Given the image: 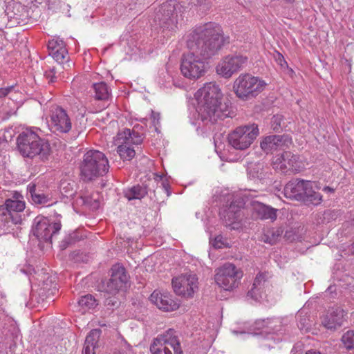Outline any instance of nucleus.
<instances>
[{"instance_id": "f257e3e1", "label": "nucleus", "mask_w": 354, "mask_h": 354, "mask_svg": "<svg viewBox=\"0 0 354 354\" xmlns=\"http://www.w3.org/2000/svg\"><path fill=\"white\" fill-rule=\"evenodd\" d=\"M198 113L205 124H214L225 118H232L230 102L223 97L218 86L209 82L196 93Z\"/></svg>"}, {"instance_id": "f03ea898", "label": "nucleus", "mask_w": 354, "mask_h": 354, "mask_svg": "<svg viewBox=\"0 0 354 354\" xmlns=\"http://www.w3.org/2000/svg\"><path fill=\"white\" fill-rule=\"evenodd\" d=\"M229 38L224 37L221 27L216 23H207L196 27L188 35L187 46L190 51L196 52L204 59L216 55Z\"/></svg>"}, {"instance_id": "7ed1b4c3", "label": "nucleus", "mask_w": 354, "mask_h": 354, "mask_svg": "<svg viewBox=\"0 0 354 354\" xmlns=\"http://www.w3.org/2000/svg\"><path fill=\"white\" fill-rule=\"evenodd\" d=\"M17 149L24 158L39 157L42 161L48 160L51 153L48 140L41 138L32 128L22 131L17 138Z\"/></svg>"}, {"instance_id": "20e7f679", "label": "nucleus", "mask_w": 354, "mask_h": 354, "mask_svg": "<svg viewBox=\"0 0 354 354\" xmlns=\"http://www.w3.org/2000/svg\"><path fill=\"white\" fill-rule=\"evenodd\" d=\"M80 169V178L84 182H91L104 176L109 171V161L102 152L89 150L84 155Z\"/></svg>"}, {"instance_id": "39448f33", "label": "nucleus", "mask_w": 354, "mask_h": 354, "mask_svg": "<svg viewBox=\"0 0 354 354\" xmlns=\"http://www.w3.org/2000/svg\"><path fill=\"white\" fill-rule=\"evenodd\" d=\"M26 207L23 196L15 192L11 198L0 205V229L7 231L22 221L21 213Z\"/></svg>"}, {"instance_id": "423d86ee", "label": "nucleus", "mask_w": 354, "mask_h": 354, "mask_svg": "<svg viewBox=\"0 0 354 354\" xmlns=\"http://www.w3.org/2000/svg\"><path fill=\"white\" fill-rule=\"evenodd\" d=\"M283 194L288 198L317 205L322 201V195L313 190L309 180L293 179L284 187Z\"/></svg>"}, {"instance_id": "0eeeda50", "label": "nucleus", "mask_w": 354, "mask_h": 354, "mask_svg": "<svg viewBox=\"0 0 354 354\" xmlns=\"http://www.w3.org/2000/svg\"><path fill=\"white\" fill-rule=\"evenodd\" d=\"M266 86V83L263 80L245 73L240 75L235 80L233 91L238 98L247 101L257 97Z\"/></svg>"}, {"instance_id": "6e6552de", "label": "nucleus", "mask_w": 354, "mask_h": 354, "mask_svg": "<svg viewBox=\"0 0 354 354\" xmlns=\"http://www.w3.org/2000/svg\"><path fill=\"white\" fill-rule=\"evenodd\" d=\"M259 133L258 125L253 123L236 127L228 134L227 140L235 149L245 150L252 145Z\"/></svg>"}, {"instance_id": "1a4fd4ad", "label": "nucleus", "mask_w": 354, "mask_h": 354, "mask_svg": "<svg viewBox=\"0 0 354 354\" xmlns=\"http://www.w3.org/2000/svg\"><path fill=\"white\" fill-rule=\"evenodd\" d=\"M245 205V198L240 195H236L232 196L229 205L221 209L220 212L221 218L224 225L230 230H238L241 227L240 222L243 216L242 209Z\"/></svg>"}, {"instance_id": "9d476101", "label": "nucleus", "mask_w": 354, "mask_h": 354, "mask_svg": "<svg viewBox=\"0 0 354 354\" xmlns=\"http://www.w3.org/2000/svg\"><path fill=\"white\" fill-rule=\"evenodd\" d=\"M205 59L196 52L190 51L183 55L180 64L183 75L190 80H196L203 76L207 69Z\"/></svg>"}, {"instance_id": "9b49d317", "label": "nucleus", "mask_w": 354, "mask_h": 354, "mask_svg": "<svg viewBox=\"0 0 354 354\" xmlns=\"http://www.w3.org/2000/svg\"><path fill=\"white\" fill-rule=\"evenodd\" d=\"M174 329H169L154 339L150 346L153 354H183L179 340Z\"/></svg>"}, {"instance_id": "f8f14e48", "label": "nucleus", "mask_w": 354, "mask_h": 354, "mask_svg": "<svg viewBox=\"0 0 354 354\" xmlns=\"http://www.w3.org/2000/svg\"><path fill=\"white\" fill-rule=\"evenodd\" d=\"M178 8L179 5L174 0L162 3L155 11L154 21L163 30H174L178 21Z\"/></svg>"}, {"instance_id": "ddd939ff", "label": "nucleus", "mask_w": 354, "mask_h": 354, "mask_svg": "<svg viewBox=\"0 0 354 354\" xmlns=\"http://www.w3.org/2000/svg\"><path fill=\"white\" fill-rule=\"evenodd\" d=\"M117 141L119 146L117 152L124 160H131L136 154L131 145H138L142 142V137L138 133L129 129H125L117 135Z\"/></svg>"}, {"instance_id": "4468645a", "label": "nucleus", "mask_w": 354, "mask_h": 354, "mask_svg": "<svg viewBox=\"0 0 354 354\" xmlns=\"http://www.w3.org/2000/svg\"><path fill=\"white\" fill-rule=\"evenodd\" d=\"M61 227L59 221H53L39 215L33 221L32 232L40 242L51 243L52 238L59 232Z\"/></svg>"}, {"instance_id": "2eb2a0df", "label": "nucleus", "mask_w": 354, "mask_h": 354, "mask_svg": "<svg viewBox=\"0 0 354 354\" xmlns=\"http://www.w3.org/2000/svg\"><path fill=\"white\" fill-rule=\"evenodd\" d=\"M242 277L241 272L230 263H226L216 270L215 281L225 290H231L236 287Z\"/></svg>"}, {"instance_id": "dca6fc26", "label": "nucleus", "mask_w": 354, "mask_h": 354, "mask_svg": "<svg viewBox=\"0 0 354 354\" xmlns=\"http://www.w3.org/2000/svg\"><path fill=\"white\" fill-rule=\"evenodd\" d=\"M111 272V277L104 283L103 288L105 292L115 295L120 291H123L127 288L129 276L124 267L120 264L113 265Z\"/></svg>"}, {"instance_id": "f3484780", "label": "nucleus", "mask_w": 354, "mask_h": 354, "mask_svg": "<svg viewBox=\"0 0 354 354\" xmlns=\"http://www.w3.org/2000/svg\"><path fill=\"white\" fill-rule=\"evenodd\" d=\"M248 58L240 53L224 57L217 65L216 73L225 78L241 71L248 64Z\"/></svg>"}, {"instance_id": "a211bd4d", "label": "nucleus", "mask_w": 354, "mask_h": 354, "mask_svg": "<svg viewBox=\"0 0 354 354\" xmlns=\"http://www.w3.org/2000/svg\"><path fill=\"white\" fill-rule=\"evenodd\" d=\"M50 111V130L57 133H68L72 123L66 111L59 106H53Z\"/></svg>"}, {"instance_id": "6ab92c4d", "label": "nucleus", "mask_w": 354, "mask_h": 354, "mask_svg": "<svg viewBox=\"0 0 354 354\" xmlns=\"http://www.w3.org/2000/svg\"><path fill=\"white\" fill-rule=\"evenodd\" d=\"M174 292L184 297H192L198 289V278L194 274H184L172 279Z\"/></svg>"}, {"instance_id": "aec40b11", "label": "nucleus", "mask_w": 354, "mask_h": 354, "mask_svg": "<svg viewBox=\"0 0 354 354\" xmlns=\"http://www.w3.org/2000/svg\"><path fill=\"white\" fill-rule=\"evenodd\" d=\"M346 314V312L340 306L329 307L321 317V324L326 329L335 331L343 325Z\"/></svg>"}, {"instance_id": "412c9836", "label": "nucleus", "mask_w": 354, "mask_h": 354, "mask_svg": "<svg viewBox=\"0 0 354 354\" xmlns=\"http://www.w3.org/2000/svg\"><path fill=\"white\" fill-rule=\"evenodd\" d=\"M292 143L291 138L286 134L270 135L264 137L260 142L261 149L267 154L283 150Z\"/></svg>"}, {"instance_id": "4be33fe9", "label": "nucleus", "mask_w": 354, "mask_h": 354, "mask_svg": "<svg viewBox=\"0 0 354 354\" xmlns=\"http://www.w3.org/2000/svg\"><path fill=\"white\" fill-rule=\"evenodd\" d=\"M157 185L156 180H147L142 185H134L130 188L124 190V196L129 200L142 199L149 192H153L155 194L153 188Z\"/></svg>"}, {"instance_id": "5701e85b", "label": "nucleus", "mask_w": 354, "mask_h": 354, "mask_svg": "<svg viewBox=\"0 0 354 354\" xmlns=\"http://www.w3.org/2000/svg\"><path fill=\"white\" fill-rule=\"evenodd\" d=\"M150 300L159 309L164 311H173L178 308L179 304L167 294L154 291L150 296Z\"/></svg>"}, {"instance_id": "b1692460", "label": "nucleus", "mask_w": 354, "mask_h": 354, "mask_svg": "<svg viewBox=\"0 0 354 354\" xmlns=\"http://www.w3.org/2000/svg\"><path fill=\"white\" fill-rule=\"evenodd\" d=\"M251 205L253 216L256 218L261 220L270 219L272 221L276 220L277 209L256 201H252Z\"/></svg>"}, {"instance_id": "393cba45", "label": "nucleus", "mask_w": 354, "mask_h": 354, "mask_svg": "<svg viewBox=\"0 0 354 354\" xmlns=\"http://www.w3.org/2000/svg\"><path fill=\"white\" fill-rule=\"evenodd\" d=\"M297 156L293 154L290 151H284L281 156L276 158L274 164L276 169H280L282 172L286 170H297Z\"/></svg>"}, {"instance_id": "a878e982", "label": "nucleus", "mask_w": 354, "mask_h": 354, "mask_svg": "<svg viewBox=\"0 0 354 354\" xmlns=\"http://www.w3.org/2000/svg\"><path fill=\"white\" fill-rule=\"evenodd\" d=\"M256 327L259 329H265V332L268 333H276L280 332L279 328H276L277 326H281V319H266L257 320L255 322Z\"/></svg>"}, {"instance_id": "bb28decb", "label": "nucleus", "mask_w": 354, "mask_h": 354, "mask_svg": "<svg viewBox=\"0 0 354 354\" xmlns=\"http://www.w3.org/2000/svg\"><path fill=\"white\" fill-rule=\"evenodd\" d=\"M267 281L266 275L264 273H259L257 275L254 280L252 289L248 292V295L250 296L255 300L261 298V290Z\"/></svg>"}, {"instance_id": "cd10ccee", "label": "nucleus", "mask_w": 354, "mask_h": 354, "mask_svg": "<svg viewBox=\"0 0 354 354\" xmlns=\"http://www.w3.org/2000/svg\"><path fill=\"white\" fill-rule=\"evenodd\" d=\"M27 192L32 203L36 205H46L49 201L48 196L41 193V190H37L35 183H31L27 186Z\"/></svg>"}, {"instance_id": "c85d7f7f", "label": "nucleus", "mask_w": 354, "mask_h": 354, "mask_svg": "<svg viewBox=\"0 0 354 354\" xmlns=\"http://www.w3.org/2000/svg\"><path fill=\"white\" fill-rule=\"evenodd\" d=\"M100 330H92L86 336L82 354H95L94 352L95 344L100 335Z\"/></svg>"}, {"instance_id": "c756f323", "label": "nucleus", "mask_w": 354, "mask_h": 354, "mask_svg": "<svg viewBox=\"0 0 354 354\" xmlns=\"http://www.w3.org/2000/svg\"><path fill=\"white\" fill-rule=\"evenodd\" d=\"M283 230L281 227L277 229H269L261 236V241L270 243L271 245L274 244L279 238L283 234Z\"/></svg>"}, {"instance_id": "7c9ffc66", "label": "nucleus", "mask_w": 354, "mask_h": 354, "mask_svg": "<svg viewBox=\"0 0 354 354\" xmlns=\"http://www.w3.org/2000/svg\"><path fill=\"white\" fill-rule=\"evenodd\" d=\"M95 98L97 100H106L110 96L109 88L106 83L102 82L93 84Z\"/></svg>"}, {"instance_id": "2f4dec72", "label": "nucleus", "mask_w": 354, "mask_h": 354, "mask_svg": "<svg viewBox=\"0 0 354 354\" xmlns=\"http://www.w3.org/2000/svg\"><path fill=\"white\" fill-rule=\"evenodd\" d=\"M78 305L82 308L83 312H84L86 310L94 308L98 305V303L93 295L87 294L80 298Z\"/></svg>"}, {"instance_id": "473e14b6", "label": "nucleus", "mask_w": 354, "mask_h": 354, "mask_svg": "<svg viewBox=\"0 0 354 354\" xmlns=\"http://www.w3.org/2000/svg\"><path fill=\"white\" fill-rule=\"evenodd\" d=\"M247 171L250 178H262L263 176V164L262 162L250 163L248 166Z\"/></svg>"}, {"instance_id": "72a5a7b5", "label": "nucleus", "mask_w": 354, "mask_h": 354, "mask_svg": "<svg viewBox=\"0 0 354 354\" xmlns=\"http://www.w3.org/2000/svg\"><path fill=\"white\" fill-rule=\"evenodd\" d=\"M341 341L346 349H354V330H350L344 333Z\"/></svg>"}, {"instance_id": "f704fd0d", "label": "nucleus", "mask_w": 354, "mask_h": 354, "mask_svg": "<svg viewBox=\"0 0 354 354\" xmlns=\"http://www.w3.org/2000/svg\"><path fill=\"white\" fill-rule=\"evenodd\" d=\"M60 191L62 194L65 197H71L74 195L75 191L74 190V184L64 181L61 183Z\"/></svg>"}, {"instance_id": "c9c22d12", "label": "nucleus", "mask_w": 354, "mask_h": 354, "mask_svg": "<svg viewBox=\"0 0 354 354\" xmlns=\"http://www.w3.org/2000/svg\"><path fill=\"white\" fill-rule=\"evenodd\" d=\"M283 122V116L277 114L272 116L270 121L271 129L275 132L282 131V123Z\"/></svg>"}, {"instance_id": "e433bc0d", "label": "nucleus", "mask_w": 354, "mask_h": 354, "mask_svg": "<svg viewBox=\"0 0 354 354\" xmlns=\"http://www.w3.org/2000/svg\"><path fill=\"white\" fill-rule=\"evenodd\" d=\"M62 48H65V44L64 41L59 38H54L50 40L48 43V49L49 53L55 51L56 49H62Z\"/></svg>"}, {"instance_id": "4c0bfd02", "label": "nucleus", "mask_w": 354, "mask_h": 354, "mask_svg": "<svg viewBox=\"0 0 354 354\" xmlns=\"http://www.w3.org/2000/svg\"><path fill=\"white\" fill-rule=\"evenodd\" d=\"M49 55L52 56V57L58 63H63L64 59L67 57L68 51L65 48H62V49H56L55 51L52 53H49Z\"/></svg>"}, {"instance_id": "58836bf2", "label": "nucleus", "mask_w": 354, "mask_h": 354, "mask_svg": "<svg viewBox=\"0 0 354 354\" xmlns=\"http://www.w3.org/2000/svg\"><path fill=\"white\" fill-rule=\"evenodd\" d=\"M83 203L92 209L96 210L100 207V201L98 198H93L92 196L82 197Z\"/></svg>"}, {"instance_id": "ea45409f", "label": "nucleus", "mask_w": 354, "mask_h": 354, "mask_svg": "<svg viewBox=\"0 0 354 354\" xmlns=\"http://www.w3.org/2000/svg\"><path fill=\"white\" fill-rule=\"evenodd\" d=\"M120 304V301L118 298L114 297V295L106 298L104 301V305L111 309L117 308L119 307Z\"/></svg>"}, {"instance_id": "a19ab883", "label": "nucleus", "mask_w": 354, "mask_h": 354, "mask_svg": "<svg viewBox=\"0 0 354 354\" xmlns=\"http://www.w3.org/2000/svg\"><path fill=\"white\" fill-rule=\"evenodd\" d=\"M213 246L215 248H221L223 245H224L222 237L221 236H216L212 243Z\"/></svg>"}, {"instance_id": "79ce46f5", "label": "nucleus", "mask_w": 354, "mask_h": 354, "mask_svg": "<svg viewBox=\"0 0 354 354\" xmlns=\"http://www.w3.org/2000/svg\"><path fill=\"white\" fill-rule=\"evenodd\" d=\"M12 89V86L0 88V98L6 97Z\"/></svg>"}, {"instance_id": "37998d69", "label": "nucleus", "mask_w": 354, "mask_h": 354, "mask_svg": "<svg viewBox=\"0 0 354 354\" xmlns=\"http://www.w3.org/2000/svg\"><path fill=\"white\" fill-rule=\"evenodd\" d=\"M324 218L327 219L328 221L330 220V218H333L334 216H336V213L331 210H326L324 214Z\"/></svg>"}, {"instance_id": "c03bdc74", "label": "nucleus", "mask_w": 354, "mask_h": 354, "mask_svg": "<svg viewBox=\"0 0 354 354\" xmlns=\"http://www.w3.org/2000/svg\"><path fill=\"white\" fill-rule=\"evenodd\" d=\"M71 237L66 238L62 242L61 246H62V249L66 248L68 246V245L71 244Z\"/></svg>"}, {"instance_id": "a18cd8bd", "label": "nucleus", "mask_w": 354, "mask_h": 354, "mask_svg": "<svg viewBox=\"0 0 354 354\" xmlns=\"http://www.w3.org/2000/svg\"><path fill=\"white\" fill-rule=\"evenodd\" d=\"M279 63L281 65V66L283 67H288L287 62L284 59L283 57L279 53V59H278Z\"/></svg>"}, {"instance_id": "49530a36", "label": "nucleus", "mask_w": 354, "mask_h": 354, "mask_svg": "<svg viewBox=\"0 0 354 354\" xmlns=\"http://www.w3.org/2000/svg\"><path fill=\"white\" fill-rule=\"evenodd\" d=\"M45 75L46 76V77H47L48 79H49V80H49L50 82H54V79L55 78V75H53V73H51L50 71H48H48H46V72L45 73Z\"/></svg>"}, {"instance_id": "de8ad7c7", "label": "nucleus", "mask_w": 354, "mask_h": 354, "mask_svg": "<svg viewBox=\"0 0 354 354\" xmlns=\"http://www.w3.org/2000/svg\"><path fill=\"white\" fill-rule=\"evenodd\" d=\"M152 117L153 120V123L156 124V120L157 121V123H158L160 119V113L152 111Z\"/></svg>"}, {"instance_id": "09e8293b", "label": "nucleus", "mask_w": 354, "mask_h": 354, "mask_svg": "<svg viewBox=\"0 0 354 354\" xmlns=\"http://www.w3.org/2000/svg\"><path fill=\"white\" fill-rule=\"evenodd\" d=\"M284 328H285V326H284V324H283L282 320L281 319V326H277V327H276V328H279V329H281V330H280V332H278V333H277V334H282V333H283V332H285V331H286V329H285Z\"/></svg>"}, {"instance_id": "8fccbe9b", "label": "nucleus", "mask_w": 354, "mask_h": 354, "mask_svg": "<svg viewBox=\"0 0 354 354\" xmlns=\"http://www.w3.org/2000/svg\"><path fill=\"white\" fill-rule=\"evenodd\" d=\"M162 185L163 187L162 189H164L167 192V196H169L170 195V192L168 190V185L165 184L164 183H162Z\"/></svg>"}, {"instance_id": "3c124183", "label": "nucleus", "mask_w": 354, "mask_h": 354, "mask_svg": "<svg viewBox=\"0 0 354 354\" xmlns=\"http://www.w3.org/2000/svg\"><path fill=\"white\" fill-rule=\"evenodd\" d=\"M323 190L326 192H334V189H333L328 186L324 187Z\"/></svg>"}, {"instance_id": "603ef678", "label": "nucleus", "mask_w": 354, "mask_h": 354, "mask_svg": "<svg viewBox=\"0 0 354 354\" xmlns=\"http://www.w3.org/2000/svg\"><path fill=\"white\" fill-rule=\"evenodd\" d=\"M333 291H335V287L333 286H330L326 290V292H333Z\"/></svg>"}, {"instance_id": "864d4df0", "label": "nucleus", "mask_w": 354, "mask_h": 354, "mask_svg": "<svg viewBox=\"0 0 354 354\" xmlns=\"http://www.w3.org/2000/svg\"><path fill=\"white\" fill-rule=\"evenodd\" d=\"M1 144H3V145H4V146H7V145H8V142H7V140H4V139H3V140H1V139L0 138V145H1Z\"/></svg>"}, {"instance_id": "5fc2aeb1", "label": "nucleus", "mask_w": 354, "mask_h": 354, "mask_svg": "<svg viewBox=\"0 0 354 354\" xmlns=\"http://www.w3.org/2000/svg\"><path fill=\"white\" fill-rule=\"evenodd\" d=\"M299 324H300L301 326V329H303V328L305 327V323H302V319H301L299 321ZM298 326H299V325H298Z\"/></svg>"}, {"instance_id": "6e6d98bb", "label": "nucleus", "mask_w": 354, "mask_h": 354, "mask_svg": "<svg viewBox=\"0 0 354 354\" xmlns=\"http://www.w3.org/2000/svg\"><path fill=\"white\" fill-rule=\"evenodd\" d=\"M50 72L51 73H53V75H55V68L53 67L52 69H50Z\"/></svg>"}, {"instance_id": "4d7b16f0", "label": "nucleus", "mask_w": 354, "mask_h": 354, "mask_svg": "<svg viewBox=\"0 0 354 354\" xmlns=\"http://www.w3.org/2000/svg\"><path fill=\"white\" fill-rule=\"evenodd\" d=\"M284 1L288 3H293L295 1V0H284Z\"/></svg>"}, {"instance_id": "13d9d810", "label": "nucleus", "mask_w": 354, "mask_h": 354, "mask_svg": "<svg viewBox=\"0 0 354 354\" xmlns=\"http://www.w3.org/2000/svg\"><path fill=\"white\" fill-rule=\"evenodd\" d=\"M351 225H352L353 226H354V218H353V219L352 220V221H351Z\"/></svg>"}, {"instance_id": "bf43d9fd", "label": "nucleus", "mask_w": 354, "mask_h": 354, "mask_svg": "<svg viewBox=\"0 0 354 354\" xmlns=\"http://www.w3.org/2000/svg\"><path fill=\"white\" fill-rule=\"evenodd\" d=\"M351 247L353 249H354V241L353 242V243L351 244Z\"/></svg>"}]
</instances>
